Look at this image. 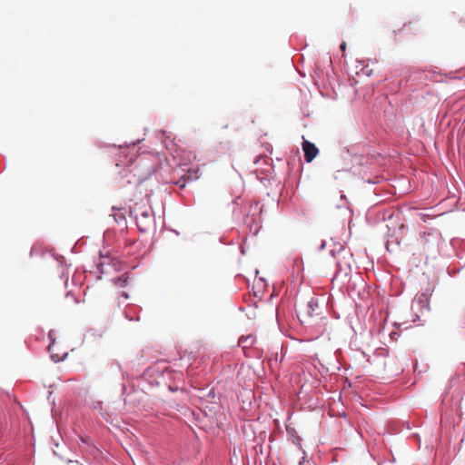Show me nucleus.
<instances>
[{
    "instance_id": "f257e3e1",
    "label": "nucleus",
    "mask_w": 465,
    "mask_h": 465,
    "mask_svg": "<svg viewBox=\"0 0 465 465\" xmlns=\"http://www.w3.org/2000/svg\"><path fill=\"white\" fill-rule=\"evenodd\" d=\"M130 213L135 218L140 232H146L154 227L153 212L150 206L136 203L130 208Z\"/></svg>"
},
{
    "instance_id": "f03ea898",
    "label": "nucleus",
    "mask_w": 465,
    "mask_h": 465,
    "mask_svg": "<svg viewBox=\"0 0 465 465\" xmlns=\"http://www.w3.org/2000/svg\"><path fill=\"white\" fill-rule=\"evenodd\" d=\"M98 266L100 267L101 273H110L111 269L114 271H118L120 269V262L114 257L110 255H102L101 262L98 264Z\"/></svg>"
},
{
    "instance_id": "7ed1b4c3",
    "label": "nucleus",
    "mask_w": 465,
    "mask_h": 465,
    "mask_svg": "<svg viewBox=\"0 0 465 465\" xmlns=\"http://www.w3.org/2000/svg\"><path fill=\"white\" fill-rule=\"evenodd\" d=\"M302 150L304 152V159L307 163H311L319 153L318 148L309 141L302 143Z\"/></svg>"
},
{
    "instance_id": "20e7f679",
    "label": "nucleus",
    "mask_w": 465,
    "mask_h": 465,
    "mask_svg": "<svg viewBox=\"0 0 465 465\" xmlns=\"http://www.w3.org/2000/svg\"><path fill=\"white\" fill-rule=\"evenodd\" d=\"M255 340H256V338L252 334H249L246 336H242L239 339L238 344L240 346H242V348L243 350H246V349L250 348L255 342Z\"/></svg>"
},
{
    "instance_id": "39448f33",
    "label": "nucleus",
    "mask_w": 465,
    "mask_h": 465,
    "mask_svg": "<svg viewBox=\"0 0 465 465\" xmlns=\"http://www.w3.org/2000/svg\"><path fill=\"white\" fill-rule=\"evenodd\" d=\"M346 43L345 42H342L340 45V49L344 52L346 50Z\"/></svg>"
},
{
    "instance_id": "423d86ee",
    "label": "nucleus",
    "mask_w": 465,
    "mask_h": 465,
    "mask_svg": "<svg viewBox=\"0 0 465 465\" xmlns=\"http://www.w3.org/2000/svg\"><path fill=\"white\" fill-rule=\"evenodd\" d=\"M312 303H313V301H311V302H309L310 307H312Z\"/></svg>"
}]
</instances>
